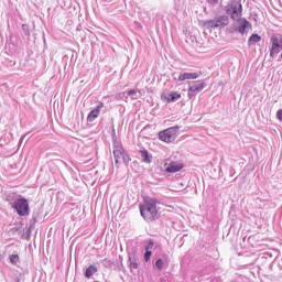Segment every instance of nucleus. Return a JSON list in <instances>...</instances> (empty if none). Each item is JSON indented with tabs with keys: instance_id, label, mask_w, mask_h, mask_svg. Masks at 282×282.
Segmentation results:
<instances>
[{
	"instance_id": "16",
	"label": "nucleus",
	"mask_w": 282,
	"mask_h": 282,
	"mask_svg": "<svg viewBox=\"0 0 282 282\" xmlns=\"http://www.w3.org/2000/svg\"><path fill=\"white\" fill-rule=\"evenodd\" d=\"M113 151H124V148H122V144H120L118 141H113Z\"/></svg>"
},
{
	"instance_id": "2",
	"label": "nucleus",
	"mask_w": 282,
	"mask_h": 282,
	"mask_svg": "<svg viewBox=\"0 0 282 282\" xmlns=\"http://www.w3.org/2000/svg\"><path fill=\"white\" fill-rule=\"evenodd\" d=\"M141 217L145 221H155L160 218V213H158V200L154 198L144 199L142 204L139 205Z\"/></svg>"
},
{
	"instance_id": "17",
	"label": "nucleus",
	"mask_w": 282,
	"mask_h": 282,
	"mask_svg": "<svg viewBox=\"0 0 282 282\" xmlns=\"http://www.w3.org/2000/svg\"><path fill=\"white\" fill-rule=\"evenodd\" d=\"M153 246H155V242L153 239H150L149 245L145 247V252H151V250H153Z\"/></svg>"
},
{
	"instance_id": "6",
	"label": "nucleus",
	"mask_w": 282,
	"mask_h": 282,
	"mask_svg": "<svg viewBox=\"0 0 282 282\" xmlns=\"http://www.w3.org/2000/svg\"><path fill=\"white\" fill-rule=\"evenodd\" d=\"M14 209L17 210L18 215L25 217V215H30V204L25 198H19L14 202L13 205Z\"/></svg>"
},
{
	"instance_id": "1",
	"label": "nucleus",
	"mask_w": 282,
	"mask_h": 282,
	"mask_svg": "<svg viewBox=\"0 0 282 282\" xmlns=\"http://www.w3.org/2000/svg\"><path fill=\"white\" fill-rule=\"evenodd\" d=\"M227 12H229L231 19L236 21L235 25L238 26V31L240 32V34H246V30H248L250 22L241 18V14L243 12V7L241 6V2L231 1L229 8H227Z\"/></svg>"
},
{
	"instance_id": "24",
	"label": "nucleus",
	"mask_w": 282,
	"mask_h": 282,
	"mask_svg": "<svg viewBox=\"0 0 282 282\" xmlns=\"http://www.w3.org/2000/svg\"><path fill=\"white\" fill-rule=\"evenodd\" d=\"M208 3H212L213 6H217L219 3V0H207Z\"/></svg>"
},
{
	"instance_id": "13",
	"label": "nucleus",
	"mask_w": 282,
	"mask_h": 282,
	"mask_svg": "<svg viewBox=\"0 0 282 282\" xmlns=\"http://www.w3.org/2000/svg\"><path fill=\"white\" fill-rule=\"evenodd\" d=\"M139 152L141 154L143 162H145V164H151V160L153 156H151V154H149V151L140 150Z\"/></svg>"
},
{
	"instance_id": "19",
	"label": "nucleus",
	"mask_w": 282,
	"mask_h": 282,
	"mask_svg": "<svg viewBox=\"0 0 282 282\" xmlns=\"http://www.w3.org/2000/svg\"><path fill=\"white\" fill-rule=\"evenodd\" d=\"M10 261L13 263V265H17L19 263V254H12L10 257Z\"/></svg>"
},
{
	"instance_id": "20",
	"label": "nucleus",
	"mask_w": 282,
	"mask_h": 282,
	"mask_svg": "<svg viewBox=\"0 0 282 282\" xmlns=\"http://www.w3.org/2000/svg\"><path fill=\"white\" fill-rule=\"evenodd\" d=\"M153 254V251H145L144 253V261L149 263L151 261V256Z\"/></svg>"
},
{
	"instance_id": "4",
	"label": "nucleus",
	"mask_w": 282,
	"mask_h": 282,
	"mask_svg": "<svg viewBox=\"0 0 282 282\" xmlns=\"http://www.w3.org/2000/svg\"><path fill=\"white\" fill-rule=\"evenodd\" d=\"M177 127H171L167 128L159 133V139L162 142H174V140L177 138Z\"/></svg>"
},
{
	"instance_id": "15",
	"label": "nucleus",
	"mask_w": 282,
	"mask_h": 282,
	"mask_svg": "<svg viewBox=\"0 0 282 282\" xmlns=\"http://www.w3.org/2000/svg\"><path fill=\"white\" fill-rule=\"evenodd\" d=\"M259 41H261V36H259V34H252L249 37V43H259Z\"/></svg>"
},
{
	"instance_id": "12",
	"label": "nucleus",
	"mask_w": 282,
	"mask_h": 282,
	"mask_svg": "<svg viewBox=\"0 0 282 282\" xmlns=\"http://www.w3.org/2000/svg\"><path fill=\"white\" fill-rule=\"evenodd\" d=\"M162 100H165L166 102H175V100H180L182 98V94L177 91L170 93L167 95L161 96Z\"/></svg>"
},
{
	"instance_id": "18",
	"label": "nucleus",
	"mask_w": 282,
	"mask_h": 282,
	"mask_svg": "<svg viewBox=\"0 0 282 282\" xmlns=\"http://www.w3.org/2000/svg\"><path fill=\"white\" fill-rule=\"evenodd\" d=\"M155 268H156L158 270H162V268H164V260L158 259V260L155 261Z\"/></svg>"
},
{
	"instance_id": "7",
	"label": "nucleus",
	"mask_w": 282,
	"mask_h": 282,
	"mask_svg": "<svg viewBox=\"0 0 282 282\" xmlns=\"http://www.w3.org/2000/svg\"><path fill=\"white\" fill-rule=\"evenodd\" d=\"M282 50V36L281 35H272L271 36V50L270 56L274 58L279 52Z\"/></svg>"
},
{
	"instance_id": "25",
	"label": "nucleus",
	"mask_w": 282,
	"mask_h": 282,
	"mask_svg": "<svg viewBox=\"0 0 282 282\" xmlns=\"http://www.w3.org/2000/svg\"><path fill=\"white\" fill-rule=\"evenodd\" d=\"M188 97L191 98V94H188Z\"/></svg>"
},
{
	"instance_id": "5",
	"label": "nucleus",
	"mask_w": 282,
	"mask_h": 282,
	"mask_svg": "<svg viewBox=\"0 0 282 282\" xmlns=\"http://www.w3.org/2000/svg\"><path fill=\"white\" fill-rule=\"evenodd\" d=\"M229 19L227 15H220L216 18L215 20H209L204 23L205 28L207 30L215 29V28H226L228 25Z\"/></svg>"
},
{
	"instance_id": "3",
	"label": "nucleus",
	"mask_w": 282,
	"mask_h": 282,
	"mask_svg": "<svg viewBox=\"0 0 282 282\" xmlns=\"http://www.w3.org/2000/svg\"><path fill=\"white\" fill-rule=\"evenodd\" d=\"M113 158L117 169L120 167V164L129 166V163L131 162V156H129L126 150H113Z\"/></svg>"
},
{
	"instance_id": "14",
	"label": "nucleus",
	"mask_w": 282,
	"mask_h": 282,
	"mask_svg": "<svg viewBox=\"0 0 282 282\" xmlns=\"http://www.w3.org/2000/svg\"><path fill=\"white\" fill-rule=\"evenodd\" d=\"M96 272H98V268L97 267H94V265H89L87 269H86V272H85V276L87 279L94 276V274H96Z\"/></svg>"
},
{
	"instance_id": "10",
	"label": "nucleus",
	"mask_w": 282,
	"mask_h": 282,
	"mask_svg": "<svg viewBox=\"0 0 282 282\" xmlns=\"http://www.w3.org/2000/svg\"><path fill=\"white\" fill-rule=\"evenodd\" d=\"M104 107H105V102L100 101L99 105L89 112V115L87 117V121L94 122V120H96V118H98V116H100V111H102Z\"/></svg>"
},
{
	"instance_id": "9",
	"label": "nucleus",
	"mask_w": 282,
	"mask_h": 282,
	"mask_svg": "<svg viewBox=\"0 0 282 282\" xmlns=\"http://www.w3.org/2000/svg\"><path fill=\"white\" fill-rule=\"evenodd\" d=\"M205 87L206 82L203 79L188 83V91H192L193 94H199V91H204Z\"/></svg>"
},
{
	"instance_id": "8",
	"label": "nucleus",
	"mask_w": 282,
	"mask_h": 282,
	"mask_svg": "<svg viewBox=\"0 0 282 282\" xmlns=\"http://www.w3.org/2000/svg\"><path fill=\"white\" fill-rule=\"evenodd\" d=\"M182 169H184V163L182 161H171L170 163H165L166 173H180Z\"/></svg>"
},
{
	"instance_id": "11",
	"label": "nucleus",
	"mask_w": 282,
	"mask_h": 282,
	"mask_svg": "<svg viewBox=\"0 0 282 282\" xmlns=\"http://www.w3.org/2000/svg\"><path fill=\"white\" fill-rule=\"evenodd\" d=\"M202 76V73H183L178 76V82L183 83V80H196V78H199Z\"/></svg>"
},
{
	"instance_id": "23",
	"label": "nucleus",
	"mask_w": 282,
	"mask_h": 282,
	"mask_svg": "<svg viewBox=\"0 0 282 282\" xmlns=\"http://www.w3.org/2000/svg\"><path fill=\"white\" fill-rule=\"evenodd\" d=\"M135 94H138V91H135V89H130L128 91V96H135Z\"/></svg>"
},
{
	"instance_id": "22",
	"label": "nucleus",
	"mask_w": 282,
	"mask_h": 282,
	"mask_svg": "<svg viewBox=\"0 0 282 282\" xmlns=\"http://www.w3.org/2000/svg\"><path fill=\"white\" fill-rule=\"evenodd\" d=\"M138 263L135 262V261H132L131 263H130V268H132L133 270H138Z\"/></svg>"
},
{
	"instance_id": "21",
	"label": "nucleus",
	"mask_w": 282,
	"mask_h": 282,
	"mask_svg": "<svg viewBox=\"0 0 282 282\" xmlns=\"http://www.w3.org/2000/svg\"><path fill=\"white\" fill-rule=\"evenodd\" d=\"M276 118L282 122V109L278 110Z\"/></svg>"
}]
</instances>
